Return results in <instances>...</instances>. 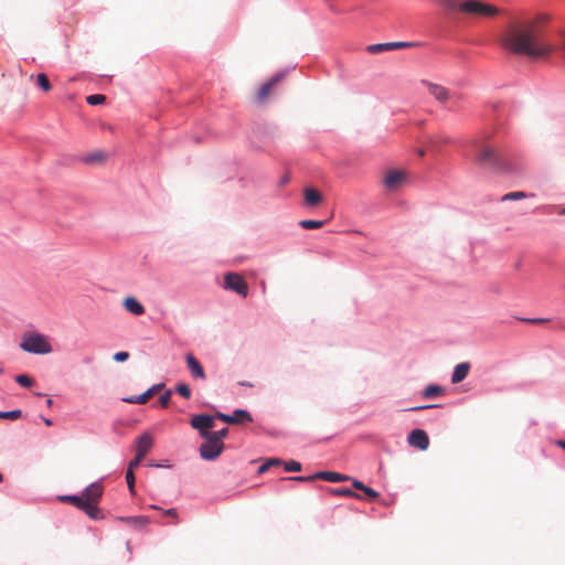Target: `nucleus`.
<instances>
[{
	"label": "nucleus",
	"mask_w": 565,
	"mask_h": 565,
	"mask_svg": "<svg viewBox=\"0 0 565 565\" xmlns=\"http://www.w3.org/2000/svg\"><path fill=\"white\" fill-rule=\"evenodd\" d=\"M546 18L539 15L533 19L512 22L500 38L501 45L509 52L525 55L531 60L546 58L552 46L543 39L542 26Z\"/></svg>",
	"instance_id": "obj_1"
},
{
	"label": "nucleus",
	"mask_w": 565,
	"mask_h": 565,
	"mask_svg": "<svg viewBox=\"0 0 565 565\" xmlns=\"http://www.w3.org/2000/svg\"><path fill=\"white\" fill-rule=\"evenodd\" d=\"M476 162L482 167L490 169L497 173H508L513 171V166L509 158L497 147L480 143L476 154Z\"/></svg>",
	"instance_id": "obj_2"
},
{
	"label": "nucleus",
	"mask_w": 565,
	"mask_h": 565,
	"mask_svg": "<svg viewBox=\"0 0 565 565\" xmlns=\"http://www.w3.org/2000/svg\"><path fill=\"white\" fill-rule=\"evenodd\" d=\"M462 13L472 18L492 19L501 13V9L480 0H463Z\"/></svg>",
	"instance_id": "obj_3"
},
{
	"label": "nucleus",
	"mask_w": 565,
	"mask_h": 565,
	"mask_svg": "<svg viewBox=\"0 0 565 565\" xmlns=\"http://www.w3.org/2000/svg\"><path fill=\"white\" fill-rule=\"evenodd\" d=\"M104 487L100 482H94L89 484L82 493L85 503H88L94 509V511L88 510V516L93 520H100L104 518L102 511L98 508V503L102 499Z\"/></svg>",
	"instance_id": "obj_4"
},
{
	"label": "nucleus",
	"mask_w": 565,
	"mask_h": 565,
	"mask_svg": "<svg viewBox=\"0 0 565 565\" xmlns=\"http://www.w3.org/2000/svg\"><path fill=\"white\" fill-rule=\"evenodd\" d=\"M20 348L30 353L45 354L52 351L51 344L40 333H25L20 343Z\"/></svg>",
	"instance_id": "obj_5"
},
{
	"label": "nucleus",
	"mask_w": 565,
	"mask_h": 565,
	"mask_svg": "<svg viewBox=\"0 0 565 565\" xmlns=\"http://www.w3.org/2000/svg\"><path fill=\"white\" fill-rule=\"evenodd\" d=\"M284 74H276L270 79L265 82L253 97V102L257 105L267 104L270 96L274 94L276 86L282 81Z\"/></svg>",
	"instance_id": "obj_6"
},
{
	"label": "nucleus",
	"mask_w": 565,
	"mask_h": 565,
	"mask_svg": "<svg viewBox=\"0 0 565 565\" xmlns=\"http://www.w3.org/2000/svg\"><path fill=\"white\" fill-rule=\"evenodd\" d=\"M205 441L200 446V455L205 460L216 459L224 449L223 441L215 440L211 436L203 437Z\"/></svg>",
	"instance_id": "obj_7"
},
{
	"label": "nucleus",
	"mask_w": 565,
	"mask_h": 565,
	"mask_svg": "<svg viewBox=\"0 0 565 565\" xmlns=\"http://www.w3.org/2000/svg\"><path fill=\"white\" fill-rule=\"evenodd\" d=\"M224 284L226 289L237 292L239 296L246 297L248 294V286L244 278L235 273L225 275Z\"/></svg>",
	"instance_id": "obj_8"
},
{
	"label": "nucleus",
	"mask_w": 565,
	"mask_h": 565,
	"mask_svg": "<svg viewBox=\"0 0 565 565\" xmlns=\"http://www.w3.org/2000/svg\"><path fill=\"white\" fill-rule=\"evenodd\" d=\"M191 426L200 431L201 437L210 436V429L214 427V417L210 415H195L191 419Z\"/></svg>",
	"instance_id": "obj_9"
},
{
	"label": "nucleus",
	"mask_w": 565,
	"mask_h": 565,
	"mask_svg": "<svg viewBox=\"0 0 565 565\" xmlns=\"http://www.w3.org/2000/svg\"><path fill=\"white\" fill-rule=\"evenodd\" d=\"M406 177L407 174L403 170H390L385 174L384 184L386 189L395 191L405 183Z\"/></svg>",
	"instance_id": "obj_10"
},
{
	"label": "nucleus",
	"mask_w": 565,
	"mask_h": 565,
	"mask_svg": "<svg viewBox=\"0 0 565 565\" xmlns=\"http://www.w3.org/2000/svg\"><path fill=\"white\" fill-rule=\"evenodd\" d=\"M422 84L426 86L429 94L440 104H445L451 98L450 90L439 84H435L428 81H422Z\"/></svg>",
	"instance_id": "obj_11"
},
{
	"label": "nucleus",
	"mask_w": 565,
	"mask_h": 565,
	"mask_svg": "<svg viewBox=\"0 0 565 565\" xmlns=\"http://www.w3.org/2000/svg\"><path fill=\"white\" fill-rule=\"evenodd\" d=\"M216 418L223 420L224 423H227L230 425L241 424L243 422H252L253 418L250 414L245 409H236L232 415H226L223 413H216Z\"/></svg>",
	"instance_id": "obj_12"
},
{
	"label": "nucleus",
	"mask_w": 565,
	"mask_h": 565,
	"mask_svg": "<svg viewBox=\"0 0 565 565\" xmlns=\"http://www.w3.org/2000/svg\"><path fill=\"white\" fill-rule=\"evenodd\" d=\"M408 444L419 450H426L429 446L428 435L423 429H414L408 435Z\"/></svg>",
	"instance_id": "obj_13"
},
{
	"label": "nucleus",
	"mask_w": 565,
	"mask_h": 565,
	"mask_svg": "<svg viewBox=\"0 0 565 565\" xmlns=\"http://www.w3.org/2000/svg\"><path fill=\"white\" fill-rule=\"evenodd\" d=\"M416 45H417L416 43H412V42H387V43H379V44L370 45L367 47V51L370 53H380L383 51L406 49V47H413Z\"/></svg>",
	"instance_id": "obj_14"
},
{
	"label": "nucleus",
	"mask_w": 565,
	"mask_h": 565,
	"mask_svg": "<svg viewBox=\"0 0 565 565\" xmlns=\"http://www.w3.org/2000/svg\"><path fill=\"white\" fill-rule=\"evenodd\" d=\"M152 446L153 437L148 431L143 433L136 440V455H138L139 458H145Z\"/></svg>",
	"instance_id": "obj_15"
},
{
	"label": "nucleus",
	"mask_w": 565,
	"mask_h": 565,
	"mask_svg": "<svg viewBox=\"0 0 565 565\" xmlns=\"http://www.w3.org/2000/svg\"><path fill=\"white\" fill-rule=\"evenodd\" d=\"M185 361H186L188 369L190 370L193 379H200V380L206 379L203 366L201 365L199 360L192 353H188L185 355Z\"/></svg>",
	"instance_id": "obj_16"
},
{
	"label": "nucleus",
	"mask_w": 565,
	"mask_h": 565,
	"mask_svg": "<svg viewBox=\"0 0 565 565\" xmlns=\"http://www.w3.org/2000/svg\"><path fill=\"white\" fill-rule=\"evenodd\" d=\"M118 520L137 530L147 527L151 522L150 518L146 515L121 516Z\"/></svg>",
	"instance_id": "obj_17"
},
{
	"label": "nucleus",
	"mask_w": 565,
	"mask_h": 565,
	"mask_svg": "<svg viewBox=\"0 0 565 565\" xmlns=\"http://www.w3.org/2000/svg\"><path fill=\"white\" fill-rule=\"evenodd\" d=\"M124 308L132 313L134 316H141L145 313V307L142 303L135 297H127L122 301Z\"/></svg>",
	"instance_id": "obj_18"
},
{
	"label": "nucleus",
	"mask_w": 565,
	"mask_h": 565,
	"mask_svg": "<svg viewBox=\"0 0 565 565\" xmlns=\"http://www.w3.org/2000/svg\"><path fill=\"white\" fill-rule=\"evenodd\" d=\"M61 501L73 504L79 510L84 511L88 515V510L94 511L93 507L88 503H85L83 494L81 495H64L61 497Z\"/></svg>",
	"instance_id": "obj_19"
},
{
	"label": "nucleus",
	"mask_w": 565,
	"mask_h": 565,
	"mask_svg": "<svg viewBox=\"0 0 565 565\" xmlns=\"http://www.w3.org/2000/svg\"><path fill=\"white\" fill-rule=\"evenodd\" d=\"M306 204L317 206L322 202V195L313 188H306L303 191Z\"/></svg>",
	"instance_id": "obj_20"
},
{
	"label": "nucleus",
	"mask_w": 565,
	"mask_h": 565,
	"mask_svg": "<svg viewBox=\"0 0 565 565\" xmlns=\"http://www.w3.org/2000/svg\"><path fill=\"white\" fill-rule=\"evenodd\" d=\"M469 370H470L469 363L458 364L454 370V373L451 376V382L454 384H457V383L461 382L462 380H465L469 373Z\"/></svg>",
	"instance_id": "obj_21"
},
{
	"label": "nucleus",
	"mask_w": 565,
	"mask_h": 565,
	"mask_svg": "<svg viewBox=\"0 0 565 565\" xmlns=\"http://www.w3.org/2000/svg\"><path fill=\"white\" fill-rule=\"evenodd\" d=\"M315 477H317V479H322V480H326L329 482H340V481H345L349 479L348 476H344V475H341L338 472H333V471H321V472L315 473Z\"/></svg>",
	"instance_id": "obj_22"
},
{
	"label": "nucleus",
	"mask_w": 565,
	"mask_h": 565,
	"mask_svg": "<svg viewBox=\"0 0 565 565\" xmlns=\"http://www.w3.org/2000/svg\"><path fill=\"white\" fill-rule=\"evenodd\" d=\"M108 158L107 153L102 150H96L83 158V161L87 164L103 163Z\"/></svg>",
	"instance_id": "obj_23"
},
{
	"label": "nucleus",
	"mask_w": 565,
	"mask_h": 565,
	"mask_svg": "<svg viewBox=\"0 0 565 565\" xmlns=\"http://www.w3.org/2000/svg\"><path fill=\"white\" fill-rule=\"evenodd\" d=\"M440 4L449 13H462L463 0H440Z\"/></svg>",
	"instance_id": "obj_24"
},
{
	"label": "nucleus",
	"mask_w": 565,
	"mask_h": 565,
	"mask_svg": "<svg viewBox=\"0 0 565 565\" xmlns=\"http://www.w3.org/2000/svg\"><path fill=\"white\" fill-rule=\"evenodd\" d=\"M444 393V388L439 385H428L424 392H423V396L425 398H433V397H436L438 395H441Z\"/></svg>",
	"instance_id": "obj_25"
},
{
	"label": "nucleus",
	"mask_w": 565,
	"mask_h": 565,
	"mask_svg": "<svg viewBox=\"0 0 565 565\" xmlns=\"http://www.w3.org/2000/svg\"><path fill=\"white\" fill-rule=\"evenodd\" d=\"M36 85L43 90V92H50L52 89V85L49 81V77L44 73H40L36 75Z\"/></svg>",
	"instance_id": "obj_26"
},
{
	"label": "nucleus",
	"mask_w": 565,
	"mask_h": 565,
	"mask_svg": "<svg viewBox=\"0 0 565 565\" xmlns=\"http://www.w3.org/2000/svg\"><path fill=\"white\" fill-rule=\"evenodd\" d=\"M533 196V194H527L523 191H515V192H509L502 196V201H515V200H522Z\"/></svg>",
	"instance_id": "obj_27"
},
{
	"label": "nucleus",
	"mask_w": 565,
	"mask_h": 565,
	"mask_svg": "<svg viewBox=\"0 0 565 565\" xmlns=\"http://www.w3.org/2000/svg\"><path fill=\"white\" fill-rule=\"evenodd\" d=\"M299 225L305 230H316L322 227L324 225V221L303 220Z\"/></svg>",
	"instance_id": "obj_28"
},
{
	"label": "nucleus",
	"mask_w": 565,
	"mask_h": 565,
	"mask_svg": "<svg viewBox=\"0 0 565 565\" xmlns=\"http://www.w3.org/2000/svg\"><path fill=\"white\" fill-rule=\"evenodd\" d=\"M330 492L334 495L352 497V498H356V499L361 498L358 493L353 492L349 488L330 489Z\"/></svg>",
	"instance_id": "obj_29"
},
{
	"label": "nucleus",
	"mask_w": 565,
	"mask_h": 565,
	"mask_svg": "<svg viewBox=\"0 0 565 565\" xmlns=\"http://www.w3.org/2000/svg\"><path fill=\"white\" fill-rule=\"evenodd\" d=\"M105 100H106V96L102 95V94L89 95L86 97L87 104H89L92 106L104 104Z\"/></svg>",
	"instance_id": "obj_30"
},
{
	"label": "nucleus",
	"mask_w": 565,
	"mask_h": 565,
	"mask_svg": "<svg viewBox=\"0 0 565 565\" xmlns=\"http://www.w3.org/2000/svg\"><path fill=\"white\" fill-rule=\"evenodd\" d=\"M21 411L20 409H13L9 412H1L0 418L1 419H9V420H17L21 417Z\"/></svg>",
	"instance_id": "obj_31"
},
{
	"label": "nucleus",
	"mask_w": 565,
	"mask_h": 565,
	"mask_svg": "<svg viewBox=\"0 0 565 565\" xmlns=\"http://www.w3.org/2000/svg\"><path fill=\"white\" fill-rule=\"evenodd\" d=\"M177 392L183 396L184 398L191 397V390L188 384L185 383H179L175 387Z\"/></svg>",
	"instance_id": "obj_32"
},
{
	"label": "nucleus",
	"mask_w": 565,
	"mask_h": 565,
	"mask_svg": "<svg viewBox=\"0 0 565 565\" xmlns=\"http://www.w3.org/2000/svg\"><path fill=\"white\" fill-rule=\"evenodd\" d=\"M15 382L23 387H30L33 384L32 379L25 374L18 375Z\"/></svg>",
	"instance_id": "obj_33"
},
{
	"label": "nucleus",
	"mask_w": 565,
	"mask_h": 565,
	"mask_svg": "<svg viewBox=\"0 0 565 565\" xmlns=\"http://www.w3.org/2000/svg\"><path fill=\"white\" fill-rule=\"evenodd\" d=\"M126 481H127L130 493L134 494L135 493V473L130 469H127V471H126Z\"/></svg>",
	"instance_id": "obj_34"
},
{
	"label": "nucleus",
	"mask_w": 565,
	"mask_h": 565,
	"mask_svg": "<svg viewBox=\"0 0 565 565\" xmlns=\"http://www.w3.org/2000/svg\"><path fill=\"white\" fill-rule=\"evenodd\" d=\"M284 468L286 471H300L301 470V463L295 460H290L284 463Z\"/></svg>",
	"instance_id": "obj_35"
},
{
	"label": "nucleus",
	"mask_w": 565,
	"mask_h": 565,
	"mask_svg": "<svg viewBox=\"0 0 565 565\" xmlns=\"http://www.w3.org/2000/svg\"><path fill=\"white\" fill-rule=\"evenodd\" d=\"M171 395H172V392L170 390L166 391L160 397H159V403H160V406L161 407H167L170 403V398H171Z\"/></svg>",
	"instance_id": "obj_36"
},
{
	"label": "nucleus",
	"mask_w": 565,
	"mask_h": 565,
	"mask_svg": "<svg viewBox=\"0 0 565 565\" xmlns=\"http://www.w3.org/2000/svg\"><path fill=\"white\" fill-rule=\"evenodd\" d=\"M228 434V429L227 428H223L221 430H217V431H211L210 433V436L212 438H214L215 440H220L222 441L223 438H225Z\"/></svg>",
	"instance_id": "obj_37"
},
{
	"label": "nucleus",
	"mask_w": 565,
	"mask_h": 565,
	"mask_svg": "<svg viewBox=\"0 0 565 565\" xmlns=\"http://www.w3.org/2000/svg\"><path fill=\"white\" fill-rule=\"evenodd\" d=\"M129 359V353L125 351H120L114 354V360L116 362H125Z\"/></svg>",
	"instance_id": "obj_38"
},
{
	"label": "nucleus",
	"mask_w": 565,
	"mask_h": 565,
	"mask_svg": "<svg viewBox=\"0 0 565 565\" xmlns=\"http://www.w3.org/2000/svg\"><path fill=\"white\" fill-rule=\"evenodd\" d=\"M362 491L370 499H376L380 495L375 490H373L372 488L366 487V486L364 487V489Z\"/></svg>",
	"instance_id": "obj_39"
},
{
	"label": "nucleus",
	"mask_w": 565,
	"mask_h": 565,
	"mask_svg": "<svg viewBox=\"0 0 565 565\" xmlns=\"http://www.w3.org/2000/svg\"><path fill=\"white\" fill-rule=\"evenodd\" d=\"M317 477H315V475L312 476H308V477H292V478H287V480H295V481H300V482H307V481H312V480H316Z\"/></svg>",
	"instance_id": "obj_40"
},
{
	"label": "nucleus",
	"mask_w": 565,
	"mask_h": 565,
	"mask_svg": "<svg viewBox=\"0 0 565 565\" xmlns=\"http://www.w3.org/2000/svg\"><path fill=\"white\" fill-rule=\"evenodd\" d=\"M151 397V393L147 390L145 393L138 395L139 404H146Z\"/></svg>",
	"instance_id": "obj_41"
},
{
	"label": "nucleus",
	"mask_w": 565,
	"mask_h": 565,
	"mask_svg": "<svg viewBox=\"0 0 565 565\" xmlns=\"http://www.w3.org/2000/svg\"><path fill=\"white\" fill-rule=\"evenodd\" d=\"M142 459H143V458H139V457H138V455H136L135 459H132V460L129 462V465H128L127 469H130V470L134 472V469H135V468H137V467L140 465V462H141V460H142Z\"/></svg>",
	"instance_id": "obj_42"
},
{
	"label": "nucleus",
	"mask_w": 565,
	"mask_h": 565,
	"mask_svg": "<svg viewBox=\"0 0 565 565\" xmlns=\"http://www.w3.org/2000/svg\"><path fill=\"white\" fill-rule=\"evenodd\" d=\"M164 387L163 383L156 384L151 386L148 391L151 393V396L160 392Z\"/></svg>",
	"instance_id": "obj_43"
},
{
	"label": "nucleus",
	"mask_w": 565,
	"mask_h": 565,
	"mask_svg": "<svg viewBox=\"0 0 565 565\" xmlns=\"http://www.w3.org/2000/svg\"><path fill=\"white\" fill-rule=\"evenodd\" d=\"M163 514H164V515H168V516L173 518V519L175 520V522H177V523L179 522V521H178V512H177V510H175V509H168V510H164V511H163Z\"/></svg>",
	"instance_id": "obj_44"
},
{
	"label": "nucleus",
	"mask_w": 565,
	"mask_h": 565,
	"mask_svg": "<svg viewBox=\"0 0 565 565\" xmlns=\"http://www.w3.org/2000/svg\"><path fill=\"white\" fill-rule=\"evenodd\" d=\"M280 465H282V460L279 458H270L267 460V466H269L270 468Z\"/></svg>",
	"instance_id": "obj_45"
},
{
	"label": "nucleus",
	"mask_w": 565,
	"mask_h": 565,
	"mask_svg": "<svg viewBox=\"0 0 565 565\" xmlns=\"http://www.w3.org/2000/svg\"><path fill=\"white\" fill-rule=\"evenodd\" d=\"M124 402L130 403V404H139L138 395L124 398Z\"/></svg>",
	"instance_id": "obj_46"
},
{
	"label": "nucleus",
	"mask_w": 565,
	"mask_h": 565,
	"mask_svg": "<svg viewBox=\"0 0 565 565\" xmlns=\"http://www.w3.org/2000/svg\"><path fill=\"white\" fill-rule=\"evenodd\" d=\"M270 469L269 466H267V461L264 462L259 468H258V473L259 475H263L265 473L266 471H268Z\"/></svg>",
	"instance_id": "obj_47"
},
{
	"label": "nucleus",
	"mask_w": 565,
	"mask_h": 565,
	"mask_svg": "<svg viewBox=\"0 0 565 565\" xmlns=\"http://www.w3.org/2000/svg\"><path fill=\"white\" fill-rule=\"evenodd\" d=\"M353 488L358 489V490H363L365 484L361 481H358V480H354L353 483H352Z\"/></svg>",
	"instance_id": "obj_48"
},
{
	"label": "nucleus",
	"mask_w": 565,
	"mask_h": 565,
	"mask_svg": "<svg viewBox=\"0 0 565 565\" xmlns=\"http://www.w3.org/2000/svg\"><path fill=\"white\" fill-rule=\"evenodd\" d=\"M523 321L530 322V323H541V322H544L545 320L536 318V319H523Z\"/></svg>",
	"instance_id": "obj_49"
},
{
	"label": "nucleus",
	"mask_w": 565,
	"mask_h": 565,
	"mask_svg": "<svg viewBox=\"0 0 565 565\" xmlns=\"http://www.w3.org/2000/svg\"><path fill=\"white\" fill-rule=\"evenodd\" d=\"M430 407H434V406L433 405L416 406V407L411 408V411H422V409H426V408H430Z\"/></svg>",
	"instance_id": "obj_50"
},
{
	"label": "nucleus",
	"mask_w": 565,
	"mask_h": 565,
	"mask_svg": "<svg viewBox=\"0 0 565 565\" xmlns=\"http://www.w3.org/2000/svg\"><path fill=\"white\" fill-rule=\"evenodd\" d=\"M556 445L562 448L563 450H565V441L564 440H557L556 441Z\"/></svg>",
	"instance_id": "obj_51"
},
{
	"label": "nucleus",
	"mask_w": 565,
	"mask_h": 565,
	"mask_svg": "<svg viewBox=\"0 0 565 565\" xmlns=\"http://www.w3.org/2000/svg\"><path fill=\"white\" fill-rule=\"evenodd\" d=\"M239 385L253 387V384L250 382H239Z\"/></svg>",
	"instance_id": "obj_52"
},
{
	"label": "nucleus",
	"mask_w": 565,
	"mask_h": 565,
	"mask_svg": "<svg viewBox=\"0 0 565 565\" xmlns=\"http://www.w3.org/2000/svg\"><path fill=\"white\" fill-rule=\"evenodd\" d=\"M43 420H44V424L46 426H52V420L51 419L44 418Z\"/></svg>",
	"instance_id": "obj_53"
},
{
	"label": "nucleus",
	"mask_w": 565,
	"mask_h": 565,
	"mask_svg": "<svg viewBox=\"0 0 565 565\" xmlns=\"http://www.w3.org/2000/svg\"><path fill=\"white\" fill-rule=\"evenodd\" d=\"M288 181H289V178L285 177V178H282L280 183L284 185V184L288 183Z\"/></svg>",
	"instance_id": "obj_54"
},
{
	"label": "nucleus",
	"mask_w": 565,
	"mask_h": 565,
	"mask_svg": "<svg viewBox=\"0 0 565 565\" xmlns=\"http://www.w3.org/2000/svg\"><path fill=\"white\" fill-rule=\"evenodd\" d=\"M52 404H53V401H52L51 398H47V399H46V405H47L49 407H51V406H52Z\"/></svg>",
	"instance_id": "obj_55"
},
{
	"label": "nucleus",
	"mask_w": 565,
	"mask_h": 565,
	"mask_svg": "<svg viewBox=\"0 0 565 565\" xmlns=\"http://www.w3.org/2000/svg\"><path fill=\"white\" fill-rule=\"evenodd\" d=\"M558 214H562V215L565 214V207L564 209H559L558 210Z\"/></svg>",
	"instance_id": "obj_56"
},
{
	"label": "nucleus",
	"mask_w": 565,
	"mask_h": 565,
	"mask_svg": "<svg viewBox=\"0 0 565 565\" xmlns=\"http://www.w3.org/2000/svg\"><path fill=\"white\" fill-rule=\"evenodd\" d=\"M150 508L153 510H161L158 505H151Z\"/></svg>",
	"instance_id": "obj_57"
},
{
	"label": "nucleus",
	"mask_w": 565,
	"mask_h": 565,
	"mask_svg": "<svg viewBox=\"0 0 565 565\" xmlns=\"http://www.w3.org/2000/svg\"><path fill=\"white\" fill-rule=\"evenodd\" d=\"M2 479H3V476H2V473L0 472V481H2Z\"/></svg>",
	"instance_id": "obj_58"
}]
</instances>
